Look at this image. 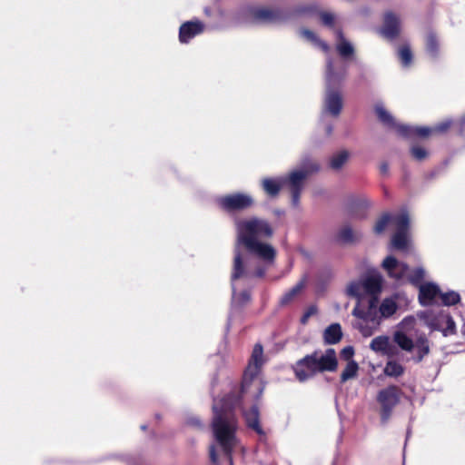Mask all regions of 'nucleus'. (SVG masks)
I'll return each mask as SVG.
<instances>
[{
    "label": "nucleus",
    "instance_id": "f257e3e1",
    "mask_svg": "<svg viewBox=\"0 0 465 465\" xmlns=\"http://www.w3.org/2000/svg\"><path fill=\"white\" fill-rule=\"evenodd\" d=\"M236 232L232 279H237L243 274L242 259L240 253L242 245L267 263H271L275 257L274 248L264 242L265 239L273 235V228L267 220L258 217L240 220L236 223Z\"/></svg>",
    "mask_w": 465,
    "mask_h": 465
},
{
    "label": "nucleus",
    "instance_id": "f03ea898",
    "mask_svg": "<svg viewBox=\"0 0 465 465\" xmlns=\"http://www.w3.org/2000/svg\"><path fill=\"white\" fill-rule=\"evenodd\" d=\"M215 416L213 421V432L217 445L210 447V457L213 463L218 460V453L216 448L219 447L226 455L230 463L232 458L230 456L232 449L237 445L235 437L236 421L228 413H220L217 405L213 406Z\"/></svg>",
    "mask_w": 465,
    "mask_h": 465
},
{
    "label": "nucleus",
    "instance_id": "7ed1b4c3",
    "mask_svg": "<svg viewBox=\"0 0 465 465\" xmlns=\"http://www.w3.org/2000/svg\"><path fill=\"white\" fill-rule=\"evenodd\" d=\"M382 276L380 273H372L349 282L345 287V293L357 302H361L370 296L379 295L382 291Z\"/></svg>",
    "mask_w": 465,
    "mask_h": 465
},
{
    "label": "nucleus",
    "instance_id": "20e7f679",
    "mask_svg": "<svg viewBox=\"0 0 465 465\" xmlns=\"http://www.w3.org/2000/svg\"><path fill=\"white\" fill-rule=\"evenodd\" d=\"M414 324V318L407 317L403 319L399 324V330L395 331L392 335L393 341L402 350L408 352L412 351L413 349L417 350L418 358L420 361L430 351L428 340L420 337L413 341V340L407 335L405 331L411 329Z\"/></svg>",
    "mask_w": 465,
    "mask_h": 465
},
{
    "label": "nucleus",
    "instance_id": "39448f33",
    "mask_svg": "<svg viewBox=\"0 0 465 465\" xmlns=\"http://www.w3.org/2000/svg\"><path fill=\"white\" fill-rule=\"evenodd\" d=\"M377 304L378 295H373L366 298L363 302H356L352 310L353 316L374 324L373 327L364 324L359 325L360 332L366 338L371 336L380 325V312Z\"/></svg>",
    "mask_w": 465,
    "mask_h": 465
},
{
    "label": "nucleus",
    "instance_id": "423d86ee",
    "mask_svg": "<svg viewBox=\"0 0 465 465\" xmlns=\"http://www.w3.org/2000/svg\"><path fill=\"white\" fill-rule=\"evenodd\" d=\"M316 170H318V165L311 163L310 165L293 170L287 178L282 179L283 186L287 187L292 194L293 205H298L299 203L300 192L303 187L305 179Z\"/></svg>",
    "mask_w": 465,
    "mask_h": 465
},
{
    "label": "nucleus",
    "instance_id": "0eeeda50",
    "mask_svg": "<svg viewBox=\"0 0 465 465\" xmlns=\"http://www.w3.org/2000/svg\"><path fill=\"white\" fill-rule=\"evenodd\" d=\"M396 232L391 238V246L397 250H406L410 245V237L408 233L410 225V217L406 212H402L394 218Z\"/></svg>",
    "mask_w": 465,
    "mask_h": 465
},
{
    "label": "nucleus",
    "instance_id": "6e6552de",
    "mask_svg": "<svg viewBox=\"0 0 465 465\" xmlns=\"http://www.w3.org/2000/svg\"><path fill=\"white\" fill-rule=\"evenodd\" d=\"M420 317L423 319L425 324L431 330L441 331L443 334L449 335L453 333L455 323L449 314H439L437 316L428 313H421Z\"/></svg>",
    "mask_w": 465,
    "mask_h": 465
},
{
    "label": "nucleus",
    "instance_id": "1a4fd4ad",
    "mask_svg": "<svg viewBox=\"0 0 465 465\" xmlns=\"http://www.w3.org/2000/svg\"><path fill=\"white\" fill-rule=\"evenodd\" d=\"M312 356L313 357V360L311 361V367L317 368L318 372L325 371H333L337 369L338 361L333 349H328L321 355L313 353Z\"/></svg>",
    "mask_w": 465,
    "mask_h": 465
},
{
    "label": "nucleus",
    "instance_id": "9d476101",
    "mask_svg": "<svg viewBox=\"0 0 465 465\" xmlns=\"http://www.w3.org/2000/svg\"><path fill=\"white\" fill-rule=\"evenodd\" d=\"M263 351L260 344H256L253 347L250 362L246 368L243 380V387H247L249 381H252L258 373L263 364Z\"/></svg>",
    "mask_w": 465,
    "mask_h": 465
},
{
    "label": "nucleus",
    "instance_id": "9b49d317",
    "mask_svg": "<svg viewBox=\"0 0 465 465\" xmlns=\"http://www.w3.org/2000/svg\"><path fill=\"white\" fill-rule=\"evenodd\" d=\"M382 269L390 278L395 280H405L409 267L402 262L398 261L394 256L389 255L381 262Z\"/></svg>",
    "mask_w": 465,
    "mask_h": 465
},
{
    "label": "nucleus",
    "instance_id": "f8f14e48",
    "mask_svg": "<svg viewBox=\"0 0 465 465\" xmlns=\"http://www.w3.org/2000/svg\"><path fill=\"white\" fill-rule=\"evenodd\" d=\"M253 203L252 198L247 194H232L223 197L220 204L226 210H242L250 207Z\"/></svg>",
    "mask_w": 465,
    "mask_h": 465
},
{
    "label": "nucleus",
    "instance_id": "ddd939ff",
    "mask_svg": "<svg viewBox=\"0 0 465 465\" xmlns=\"http://www.w3.org/2000/svg\"><path fill=\"white\" fill-rule=\"evenodd\" d=\"M370 349L377 354L387 357H393L397 352L391 338L387 335L374 337L370 342Z\"/></svg>",
    "mask_w": 465,
    "mask_h": 465
},
{
    "label": "nucleus",
    "instance_id": "4468645a",
    "mask_svg": "<svg viewBox=\"0 0 465 465\" xmlns=\"http://www.w3.org/2000/svg\"><path fill=\"white\" fill-rule=\"evenodd\" d=\"M312 360L313 357L312 355H308L296 363L294 371L297 379L300 381H304L318 372L317 368L311 367V361Z\"/></svg>",
    "mask_w": 465,
    "mask_h": 465
},
{
    "label": "nucleus",
    "instance_id": "2eb2a0df",
    "mask_svg": "<svg viewBox=\"0 0 465 465\" xmlns=\"http://www.w3.org/2000/svg\"><path fill=\"white\" fill-rule=\"evenodd\" d=\"M440 292L437 285L433 283H425L420 286L419 299L422 305H429L440 297Z\"/></svg>",
    "mask_w": 465,
    "mask_h": 465
},
{
    "label": "nucleus",
    "instance_id": "dca6fc26",
    "mask_svg": "<svg viewBox=\"0 0 465 465\" xmlns=\"http://www.w3.org/2000/svg\"><path fill=\"white\" fill-rule=\"evenodd\" d=\"M203 30V25L200 22L184 23L180 27V41L182 43H186L196 35L202 33Z\"/></svg>",
    "mask_w": 465,
    "mask_h": 465
},
{
    "label": "nucleus",
    "instance_id": "f3484780",
    "mask_svg": "<svg viewBox=\"0 0 465 465\" xmlns=\"http://www.w3.org/2000/svg\"><path fill=\"white\" fill-rule=\"evenodd\" d=\"M398 295L387 297L382 300L379 306L380 321L382 318H389L392 316L398 310Z\"/></svg>",
    "mask_w": 465,
    "mask_h": 465
},
{
    "label": "nucleus",
    "instance_id": "a211bd4d",
    "mask_svg": "<svg viewBox=\"0 0 465 465\" xmlns=\"http://www.w3.org/2000/svg\"><path fill=\"white\" fill-rule=\"evenodd\" d=\"M378 401L385 409H390L398 401L397 391L394 387H390L380 391Z\"/></svg>",
    "mask_w": 465,
    "mask_h": 465
},
{
    "label": "nucleus",
    "instance_id": "6ab92c4d",
    "mask_svg": "<svg viewBox=\"0 0 465 465\" xmlns=\"http://www.w3.org/2000/svg\"><path fill=\"white\" fill-rule=\"evenodd\" d=\"M342 107L341 95L336 92H329L325 99V110L332 115L340 114Z\"/></svg>",
    "mask_w": 465,
    "mask_h": 465
},
{
    "label": "nucleus",
    "instance_id": "aec40b11",
    "mask_svg": "<svg viewBox=\"0 0 465 465\" xmlns=\"http://www.w3.org/2000/svg\"><path fill=\"white\" fill-rule=\"evenodd\" d=\"M398 32H399L398 18L394 15L388 14L385 16L384 27L382 29V34L386 37L391 38V37H393L394 35H396Z\"/></svg>",
    "mask_w": 465,
    "mask_h": 465
},
{
    "label": "nucleus",
    "instance_id": "412c9836",
    "mask_svg": "<svg viewBox=\"0 0 465 465\" xmlns=\"http://www.w3.org/2000/svg\"><path fill=\"white\" fill-rule=\"evenodd\" d=\"M342 332L340 324L334 323L330 325L325 331H324V341L326 343L329 344H334L340 341L341 339Z\"/></svg>",
    "mask_w": 465,
    "mask_h": 465
},
{
    "label": "nucleus",
    "instance_id": "4be33fe9",
    "mask_svg": "<svg viewBox=\"0 0 465 465\" xmlns=\"http://www.w3.org/2000/svg\"><path fill=\"white\" fill-rule=\"evenodd\" d=\"M282 187H283L282 179L265 178L262 180V188L268 195L275 196Z\"/></svg>",
    "mask_w": 465,
    "mask_h": 465
},
{
    "label": "nucleus",
    "instance_id": "5701e85b",
    "mask_svg": "<svg viewBox=\"0 0 465 465\" xmlns=\"http://www.w3.org/2000/svg\"><path fill=\"white\" fill-rule=\"evenodd\" d=\"M337 38L338 41L336 44V49L338 53L343 57L351 56L354 53V48L352 45L346 39H344L340 32L337 33Z\"/></svg>",
    "mask_w": 465,
    "mask_h": 465
},
{
    "label": "nucleus",
    "instance_id": "b1692460",
    "mask_svg": "<svg viewBox=\"0 0 465 465\" xmlns=\"http://www.w3.org/2000/svg\"><path fill=\"white\" fill-rule=\"evenodd\" d=\"M383 372L389 377H399L403 374L404 368L400 362L389 360L385 364Z\"/></svg>",
    "mask_w": 465,
    "mask_h": 465
},
{
    "label": "nucleus",
    "instance_id": "393cba45",
    "mask_svg": "<svg viewBox=\"0 0 465 465\" xmlns=\"http://www.w3.org/2000/svg\"><path fill=\"white\" fill-rule=\"evenodd\" d=\"M359 365L355 361H349L341 374V382L354 379L357 376Z\"/></svg>",
    "mask_w": 465,
    "mask_h": 465
},
{
    "label": "nucleus",
    "instance_id": "a878e982",
    "mask_svg": "<svg viewBox=\"0 0 465 465\" xmlns=\"http://www.w3.org/2000/svg\"><path fill=\"white\" fill-rule=\"evenodd\" d=\"M245 419L249 427L255 430L257 432H261L258 420V411L255 407L252 408L249 412H245Z\"/></svg>",
    "mask_w": 465,
    "mask_h": 465
},
{
    "label": "nucleus",
    "instance_id": "bb28decb",
    "mask_svg": "<svg viewBox=\"0 0 465 465\" xmlns=\"http://www.w3.org/2000/svg\"><path fill=\"white\" fill-rule=\"evenodd\" d=\"M357 238V232L348 225L343 226L339 232V239L344 242H353Z\"/></svg>",
    "mask_w": 465,
    "mask_h": 465
},
{
    "label": "nucleus",
    "instance_id": "cd10ccee",
    "mask_svg": "<svg viewBox=\"0 0 465 465\" xmlns=\"http://www.w3.org/2000/svg\"><path fill=\"white\" fill-rule=\"evenodd\" d=\"M349 159V153L345 151L340 152L332 156L331 160V166L333 169L341 168Z\"/></svg>",
    "mask_w": 465,
    "mask_h": 465
},
{
    "label": "nucleus",
    "instance_id": "c85d7f7f",
    "mask_svg": "<svg viewBox=\"0 0 465 465\" xmlns=\"http://www.w3.org/2000/svg\"><path fill=\"white\" fill-rule=\"evenodd\" d=\"M390 215L384 214L381 216L375 223L373 226V232L376 234H381L385 232L389 223H390Z\"/></svg>",
    "mask_w": 465,
    "mask_h": 465
},
{
    "label": "nucleus",
    "instance_id": "c756f323",
    "mask_svg": "<svg viewBox=\"0 0 465 465\" xmlns=\"http://www.w3.org/2000/svg\"><path fill=\"white\" fill-rule=\"evenodd\" d=\"M440 297L444 305L450 306L454 305L460 302V294L455 292H448L445 293H440Z\"/></svg>",
    "mask_w": 465,
    "mask_h": 465
},
{
    "label": "nucleus",
    "instance_id": "7c9ffc66",
    "mask_svg": "<svg viewBox=\"0 0 465 465\" xmlns=\"http://www.w3.org/2000/svg\"><path fill=\"white\" fill-rule=\"evenodd\" d=\"M424 275L425 272L422 268H417L412 271L409 269L407 275L405 276V280H408L413 283H418L423 279Z\"/></svg>",
    "mask_w": 465,
    "mask_h": 465
},
{
    "label": "nucleus",
    "instance_id": "2f4dec72",
    "mask_svg": "<svg viewBox=\"0 0 465 465\" xmlns=\"http://www.w3.org/2000/svg\"><path fill=\"white\" fill-rule=\"evenodd\" d=\"M301 35L304 37L306 40L312 42V44L321 46L324 51H327L329 49L326 44L319 41L314 35V34L308 29H302L301 31Z\"/></svg>",
    "mask_w": 465,
    "mask_h": 465
},
{
    "label": "nucleus",
    "instance_id": "473e14b6",
    "mask_svg": "<svg viewBox=\"0 0 465 465\" xmlns=\"http://www.w3.org/2000/svg\"><path fill=\"white\" fill-rule=\"evenodd\" d=\"M255 16L261 21H272L274 17V14L266 8H262L256 11Z\"/></svg>",
    "mask_w": 465,
    "mask_h": 465
},
{
    "label": "nucleus",
    "instance_id": "72a5a7b5",
    "mask_svg": "<svg viewBox=\"0 0 465 465\" xmlns=\"http://www.w3.org/2000/svg\"><path fill=\"white\" fill-rule=\"evenodd\" d=\"M399 55H400L401 64L404 66H408L411 64L412 55L408 47H402L399 52Z\"/></svg>",
    "mask_w": 465,
    "mask_h": 465
},
{
    "label": "nucleus",
    "instance_id": "f704fd0d",
    "mask_svg": "<svg viewBox=\"0 0 465 465\" xmlns=\"http://www.w3.org/2000/svg\"><path fill=\"white\" fill-rule=\"evenodd\" d=\"M375 110L379 119L382 121L384 124H389L392 123L391 116L382 106H377Z\"/></svg>",
    "mask_w": 465,
    "mask_h": 465
},
{
    "label": "nucleus",
    "instance_id": "c9c22d12",
    "mask_svg": "<svg viewBox=\"0 0 465 465\" xmlns=\"http://www.w3.org/2000/svg\"><path fill=\"white\" fill-rule=\"evenodd\" d=\"M304 287V282L302 281L300 282H298L286 295H285V299L289 300L291 298H292L293 296L297 295L298 293H300L302 292V290L303 289Z\"/></svg>",
    "mask_w": 465,
    "mask_h": 465
},
{
    "label": "nucleus",
    "instance_id": "e433bc0d",
    "mask_svg": "<svg viewBox=\"0 0 465 465\" xmlns=\"http://www.w3.org/2000/svg\"><path fill=\"white\" fill-rule=\"evenodd\" d=\"M304 287V282L302 281L300 282H298L286 295H285V299L289 300L291 298H292L293 296L297 295L298 293H300L302 292V290L303 289Z\"/></svg>",
    "mask_w": 465,
    "mask_h": 465
},
{
    "label": "nucleus",
    "instance_id": "4c0bfd02",
    "mask_svg": "<svg viewBox=\"0 0 465 465\" xmlns=\"http://www.w3.org/2000/svg\"><path fill=\"white\" fill-rule=\"evenodd\" d=\"M411 153L417 160H423L427 156V152L421 147H413Z\"/></svg>",
    "mask_w": 465,
    "mask_h": 465
},
{
    "label": "nucleus",
    "instance_id": "58836bf2",
    "mask_svg": "<svg viewBox=\"0 0 465 465\" xmlns=\"http://www.w3.org/2000/svg\"><path fill=\"white\" fill-rule=\"evenodd\" d=\"M354 355V350L352 347L348 346L342 349L341 357L346 361H353L352 356Z\"/></svg>",
    "mask_w": 465,
    "mask_h": 465
},
{
    "label": "nucleus",
    "instance_id": "ea45409f",
    "mask_svg": "<svg viewBox=\"0 0 465 465\" xmlns=\"http://www.w3.org/2000/svg\"><path fill=\"white\" fill-rule=\"evenodd\" d=\"M249 299H250V295L246 292H243L240 293L239 295H236V294L233 295V301L238 303L247 302Z\"/></svg>",
    "mask_w": 465,
    "mask_h": 465
},
{
    "label": "nucleus",
    "instance_id": "a19ab883",
    "mask_svg": "<svg viewBox=\"0 0 465 465\" xmlns=\"http://www.w3.org/2000/svg\"><path fill=\"white\" fill-rule=\"evenodd\" d=\"M316 313V309L314 307H311L302 316V322L305 323L310 316Z\"/></svg>",
    "mask_w": 465,
    "mask_h": 465
},
{
    "label": "nucleus",
    "instance_id": "79ce46f5",
    "mask_svg": "<svg viewBox=\"0 0 465 465\" xmlns=\"http://www.w3.org/2000/svg\"><path fill=\"white\" fill-rule=\"evenodd\" d=\"M416 133L417 134H419L420 136H427L430 134V130L429 128H426V127H420V128H417L416 129Z\"/></svg>",
    "mask_w": 465,
    "mask_h": 465
},
{
    "label": "nucleus",
    "instance_id": "37998d69",
    "mask_svg": "<svg viewBox=\"0 0 465 465\" xmlns=\"http://www.w3.org/2000/svg\"><path fill=\"white\" fill-rule=\"evenodd\" d=\"M322 20L325 25H331L333 20V16L331 14H322Z\"/></svg>",
    "mask_w": 465,
    "mask_h": 465
},
{
    "label": "nucleus",
    "instance_id": "c03bdc74",
    "mask_svg": "<svg viewBox=\"0 0 465 465\" xmlns=\"http://www.w3.org/2000/svg\"><path fill=\"white\" fill-rule=\"evenodd\" d=\"M434 47L435 42L433 40H430L428 43V49L432 52L434 50Z\"/></svg>",
    "mask_w": 465,
    "mask_h": 465
},
{
    "label": "nucleus",
    "instance_id": "a18cd8bd",
    "mask_svg": "<svg viewBox=\"0 0 465 465\" xmlns=\"http://www.w3.org/2000/svg\"><path fill=\"white\" fill-rule=\"evenodd\" d=\"M381 171L385 173L388 171V164L382 163L381 165Z\"/></svg>",
    "mask_w": 465,
    "mask_h": 465
},
{
    "label": "nucleus",
    "instance_id": "49530a36",
    "mask_svg": "<svg viewBox=\"0 0 465 465\" xmlns=\"http://www.w3.org/2000/svg\"><path fill=\"white\" fill-rule=\"evenodd\" d=\"M257 274H258L259 276H261V275L262 274V272H257Z\"/></svg>",
    "mask_w": 465,
    "mask_h": 465
},
{
    "label": "nucleus",
    "instance_id": "de8ad7c7",
    "mask_svg": "<svg viewBox=\"0 0 465 465\" xmlns=\"http://www.w3.org/2000/svg\"><path fill=\"white\" fill-rule=\"evenodd\" d=\"M328 81L329 82L331 81V75L330 74L328 75Z\"/></svg>",
    "mask_w": 465,
    "mask_h": 465
}]
</instances>
